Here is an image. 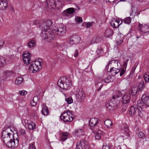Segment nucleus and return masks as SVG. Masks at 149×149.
Wrapping results in <instances>:
<instances>
[{"instance_id": "1", "label": "nucleus", "mask_w": 149, "mask_h": 149, "mask_svg": "<svg viewBox=\"0 0 149 149\" xmlns=\"http://www.w3.org/2000/svg\"><path fill=\"white\" fill-rule=\"evenodd\" d=\"M65 27L62 24L59 27L55 28L52 30L48 29L46 31H43L40 36L46 42H50L57 35L62 36L65 33Z\"/></svg>"}, {"instance_id": "2", "label": "nucleus", "mask_w": 149, "mask_h": 149, "mask_svg": "<svg viewBox=\"0 0 149 149\" xmlns=\"http://www.w3.org/2000/svg\"><path fill=\"white\" fill-rule=\"evenodd\" d=\"M59 86L62 88V86L65 89H68L70 88L71 86V81L69 79H67L65 77H62L59 79L58 82V84Z\"/></svg>"}, {"instance_id": "3", "label": "nucleus", "mask_w": 149, "mask_h": 149, "mask_svg": "<svg viewBox=\"0 0 149 149\" xmlns=\"http://www.w3.org/2000/svg\"><path fill=\"white\" fill-rule=\"evenodd\" d=\"M13 138V139H10L8 142L5 144L8 148H14L17 147L19 145V140L17 135L14 134Z\"/></svg>"}, {"instance_id": "4", "label": "nucleus", "mask_w": 149, "mask_h": 149, "mask_svg": "<svg viewBox=\"0 0 149 149\" xmlns=\"http://www.w3.org/2000/svg\"><path fill=\"white\" fill-rule=\"evenodd\" d=\"M137 103L140 107L147 108L149 107V95L148 94L143 95L141 97V100H138Z\"/></svg>"}, {"instance_id": "5", "label": "nucleus", "mask_w": 149, "mask_h": 149, "mask_svg": "<svg viewBox=\"0 0 149 149\" xmlns=\"http://www.w3.org/2000/svg\"><path fill=\"white\" fill-rule=\"evenodd\" d=\"M36 22V24L38 23L39 24L40 27L42 28V31L41 34L42 33L43 31H46L48 29H50L49 28L52 24V22L50 20H48L45 22H43V21L41 20L39 22V20H37Z\"/></svg>"}, {"instance_id": "6", "label": "nucleus", "mask_w": 149, "mask_h": 149, "mask_svg": "<svg viewBox=\"0 0 149 149\" xmlns=\"http://www.w3.org/2000/svg\"><path fill=\"white\" fill-rule=\"evenodd\" d=\"M72 115V114L70 112L65 111L61 114L60 118L64 123L71 122L73 119Z\"/></svg>"}, {"instance_id": "7", "label": "nucleus", "mask_w": 149, "mask_h": 149, "mask_svg": "<svg viewBox=\"0 0 149 149\" xmlns=\"http://www.w3.org/2000/svg\"><path fill=\"white\" fill-rule=\"evenodd\" d=\"M42 68L41 63L37 61L31 64L29 67V69L32 72L36 73L41 70Z\"/></svg>"}, {"instance_id": "8", "label": "nucleus", "mask_w": 149, "mask_h": 149, "mask_svg": "<svg viewBox=\"0 0 149 149\" xmlns=\"http://www.w3.org/2000/svg\"><path fill=\"white\" fill-rule=\"evenodd\" d=\"M75 95L78 101L82 102L84 101L85 94L82 88L77 89L75 92Z\"/></svg>"}, {"instance_id": "9", "label": "nucleus", "mask_w": 149, "mask_h": 149, "mask_svg": "<svg viewBox=\"0 0 149 149\" xmlns=\"http://www.w3.org/2000/svg\"><path fill=\"white\" fill-rule=\"evenodd\" d=\"M31 54L27 52H25L23 54V59L24 63L26 65L29 64L32 62L31 59Z\"/></svg>"}, {"instance_id": "10", "label": "nucleus", "mask_w": 149, "mask_h": 149, "mask_svg": "<svg viewBox=\"0 0 149 149\" xmlns=\"http://www.w3.org/2000/svg\"><path fill=\"white\" fill-rule=\"evenodd\" d=\"M139 27L140 31L143 34V35H145L148 34L149 32V26L147 24L144 25L139 23Z\"/></svg>"}, {"instance_id": "11", "label": "nucleus", "mask_w": 149, "mask_h": 149, "mask_svg": "<svg viewBox=\"0 0 149 149\" xmlns=\"http://www.w3.org/2000/svg\"><path fill=\"white\" fill-rule=\"evenodd\" d=\"M69 39L70 44L72 45L79 43L80 40V38L78 36L74 35L69 37Z\"/></svg>"}, {"instance_id": "12", "label": "nucleus", "mask_w": 149, "mask_h": 149, "mask_svg": "<svg viewBox=\"0 0 149 149\" xmlns=\"http://www.w3.org/2000/svg\"><path fill=\"white\" fill-rule=\"evenodd\" d=\"M118 62L117 61L112 60L109 62L108 64L106 66V68L107 69H108V67H109L110 65H111L110 66L111 68L109 72H112V71L114 70V69L115 70L116 69V68L118 66ZM107 71H109L108 70H107Z\"/></svg>"}, {"instance_id": "13", "label": "nucleus", "mask_w": 149, "mask_h": 149, "mask_svg": "<svg viewBox=\"0 0 149 149\" xmlns=\"http://www.w3.org/2000/svg\"><path fill=\"white\" fill-rule=\"evenodd\" d=\"M98 119L96 118H91L89 122V125L90 127V128L92 130L94 131L95 128L97 127Z\"/></svg>"}, {"instance_id": "14", "label": "nucleus", "mask_w": 149, "mask_h": 149, "mask_svg": "<svg viewBox=\"0 0 149 149\" xmlns=\"http://www.w3.org/2000/svg\"><path fill=\"white\" fill-rule=\"evenodd\" d=\"M131 99V95L130 93H128L123 95L122 102L123 104H127L130 102Z\"/></svg>"}, {"instance_id": "15", "label": "nucleus", "mask_w": 149, "mask_h": 149, "mask_svg": "<svg viewBox=\"0 0 149 149\" xmlns=\"http://www.w3.org/2000/svg\"><path fill=\"white\" fill-rule=\"evenodd\" d=\"M47 3L49 6L53 8L57 6V5L60 3L58 0H47Z\"/></svg>"}, {"instance_id": "16", "label": "nucleus", "mask_w": 149, "mask_h": 149, "mask_svg": "<svg viewBox=\"0 0 149 149\" xmlns=\"http://www.w3.org/2000/svg\"><path fill=\"white\" fill-rule=\"evenodd\" d=\"M137 104L133 105L131 107L129 112V114L130 116H133L136 113L137 109Z\"/></svg>"}, {"instance_id": "17", "label": "nucleus", "mask_w": 149, "mask_h": 149, "mask_svg": "<svg viewBox=\"0 0 149 149\" xmlns=\"http://www.w3.org/2000/svg\"><path fill=\"white\" fill-rule=\"evenodd\" d=\"M10 131H11V130L9 127H5L2 131L1 136H4L7 135H10L11 134L9 132Z\"/></svg>"}, {"instance_id": "18", "label": "nucleus", "mask_w": 149, "mask_h": 149, "mask_svg": "<svg viewBox=\"0 0 149 149\" xmlns=\"http://www.w3.org/2000/svg\"><path fill=\"white\" fill-rule=\"evenodd\" d=\"M137 109H138V114L140 117L143 116L144 113V110L146 108L143 107H140L138 106V103H137Z\"/></svg>"}, {"instance_id": "19", "label": "nucleus", "mask_w": 149, "mask_h": 149, "mask_svg": "<svg viewBox=\"0 0 149 149\" xmlns=\"http://www.w3.org/2000/svg\"><path fill=\"white\" fill-rule=\"evenodd\" d=\"M7 1L0 0V9L2 10H5L7 6Z\"/></svg>"}, {"instance_id": "20", "label": "nucleus", "mask_w": 149, "mask_h": 149, "mask_svg": "<svg viewBox=\"0 0 149 149\" xmlns=\"http://www.w3.org/2000/svg\"><path fill=\"white\" fill-rule=\"evenodd\" d=\"M78 142L81 143V145L82 146L83 149H88L89 148V144L87 141L83 140Z\"/></svg>"}, {"instance_id": "21", "label": "nucleus", "mask_w": 149, "mask_h": 149, "mask_svg": "<svg viewBox=\"0 0 149 149\" xmlns=\"http://www.w3.org/2000/svg\"><path fill=\"white\" fill-rule=\"evenodd\" d=\"M41 112L44 116H47L49 114L48 108L45 104H43L41 110Z\"/></svg>"}, {"instance_id": "22", "label": "nucleus", "mask_w": 149, "mask_h": 149, "mask_svg": "<svg viewBox=\"0 0 149 149\" xmlns=\"http://www.w3.org/2000/svg\"><path fill=\"white\" fill-rule=\"evenodd\" d=\"M113 34V31L108 29L106 30L104 34L105 36L107 38H110Z\"/></svg>"}, {"instance_id": "23", "label": "nucleus", "mask_w": 149, "mask_h": 149, "mask_svg": "<svg viewBox=\"0 0 149 149\" xmlns=\"http://www.w3.org/2000/svg\"><path fill=\"white\" fill-rule=\"evenodd\" d=\"M27 127L30 130H32L34 129L36 127V125L35 123L33 122H28L27 124Z\"/></svg>"}, {"instance_id": "24", "label": "nucleus", "mask_w": 149, "mask_h": 149, "mask_svg": "<svg viewBox=\"0 0 149 149\" xmlns=\"http://www.w3.org/2000/svg\"><path fill=\"white\" fill-rule=\"evenodd\" d=\"M110 23L111 26L113 28H117L119 26L118 22L116 21V20L114 18H113L111 19Z\"/></svg>"}, {"instance_id": "25", "label": "nucleus", "mask_w": 149, "mask_h": 149, "mask_svg": "<svg viewBox=\"0 0 149 149\" xmlns=\"http://www.w3.org/2000/svg\"><path fill=\"white\" fill-rule=\"evenodd\" d=\"M101 39L98 36H97L93 38V40L91 41L90 44L91 45L94 43H97L101 41Z\"/></svg>"}, {"instance_id": "26", "label": "nucleus", "mask_w": 149, "mask_h": 149, "mask_svg": "<svg viewBox=\"0 0 149 149\" xmlns=\"http://www.w3.org/2000/svg\"><path fill=\"white\" fill-rule=\"evenodd\" d=\"M122 133L125 134L127 136H130L129 130L127 126H124L123 129L122 130Z\"/></svg>"}, {"instance_id": "27", "label": "nucleus", "mask_w": 149, "mask_h": 149, "mask_svg": "<svg viewBox=\"0 0 149 149\" xmlns=\"http://www.w3.org/2000/svg\"><path fill=\"white\" fill-rule=\"evenodd\" d=\"M106 107L107 109L109 111H112L114 109V105L112 104V102H109L106 104Z\"/></svg>"}, {"instance_id": "28", "label": "nucleus", "mask_w": 149, "mask_h": 149, "mask_svg": "<svg viewBox=\"0 0 149 149\" xmlns=\"http://www.w3.org/2000/svg\"><path fill=\"white\" fill-rule=\"evenodd\" d=\"M24 81V79L23 78L20 77H18L16 79L15 83L16 85L19 86Z\"/></svg>"}, {"instance_id": "29", "label": "nucleus", "mask_w": 149, "mask_h": 149, "mask_svg": "<svg viewBox=\"0 0 149 149\" xmlns=\"http://www.w3.org/2000/svg\"><path fill=\"white\" fill-rule=\"evenodd\" d=\"M68 137V134L67 132H65L62 133V136L60 139L62 141L64 142L67 139Z\"/></svg>"}, {"instance_id": "30", "label": "nucleus", "mask_w": 149, "mask_h": 149, "mask_svg": "<svg viewBox=\"0 0 149 149\" xmlns=\"http://www.w3.org/2000/svg\"><path fill=\"white\" fill-rule=\"evenodd\" d=\"M96 134L95 136V138L97 139H99L100 138L102 134V131L100 130H98L97 131H96Z\"/></svg>"}, {"instance_id": "31", "label": "nucleus", "mask_w": 149, "mask_h": 149, "mask_svg": "<svg viewBox=\"0 0 149 149\" xmlns=\"http://www.w3.org/2000/svg\"><path fill=\"white\" fill-rule=\"evenodd\" d=\"M136 69V68L134 67L132 68V70L129 75L127 76V78L130 79L132 77L134 74V72Z\"/></svg>"}, {"instance_id": "32", "label": "nucleus", "mask_w": 149, "mask_h": 149, "mask_svg": "<svg viewBox=\"0 0 149 149\" xmlns=\"http://www.w3.org/2000/svg\"><path fill=\"white\" fill-rule=\"evenodd\" d=\"M10 135H7L6 136H1V138L5 144L10 139Z\"/></svg>"}, {"instance_id": "33", "label": "nucleus", "mask_w": 149, "mask_h": 149, "mask_svg": "<svg viewBox=\"0 0 149 149\" xmlns=\"http://www.w3.org/2000/svg\"><path fill=\"white\" fill-rule=\"evenodd\" d=\"M145 87L144 83L143 81H141L139 83V89L140 91H142Z\"/></svg>"}, {"instance_id": "34", "label": "nucleus", "mask_w": 149, "mask_h": 149, "mask_svg": "<svg viewBox=\"0 0 149 149\" xmlns=\"http://www.w3.org/2000/svg\"><path fill=\"white\" fill-rule=\"evenodd\" d=\"M6 64V61L5 58L0 56V67L3 66Z\"/></svg>"}, {"instance_id": "35", "label": "nucleus", "mask_w": 149, "mask_h": 149, "mask_svg": "<svg viewBox=\"0 0 149 149\" xmlns=\"http://www.w3.org/2000/svg\"><path fill=\"white\" fill-rule=\"evenodd\" d=\"M138 135L139 138L144 139L146 138V133L144 131L140 132L138 134Z\"/></svg>"}, {"instance_id": "36", "label": "nucleus", "mask_w": 149, "mask_h": 149, "mask_svg": "<svg viewBox=\"0 0 149 149\" xmlns=\"http://www.w3.org/2000/svg\"><path fill=\"white\" fill-rule=\"evenodd\" d=\"M104 123L106 127L108 128L111 127L112 123L110 120H107L104 122Z\"/></svg>"}, {"instance_id": "37", "label": "nucleus", "mask_w": 149, "mask_h": 149, "mask_svg": "<svg viewBox=\"0 0 149 149\" xmlns=\"http://www.w3.org/2000/svg\"><path fill=\"white\" fill-rule=\"evenodd\" d=\"M74 132L77 135L80 136L83 134V131L82 129H79L75 130Z\"/></svg>"}, {"instance_id": "38", "label": "nucleus", "mask_w": 149, "mask_h": 149, "mask_svg": "<svg viewBox=\"0 0 149 149\" xmlns=\"http://www.w3.org/2000/svg\"><path fill=\"white\" fill-rule=\"evenodd\" d=\"M138 91L137 90V89L135 88H133L132 89L129 91L128 93H130L131 95H135L137 93Z\"/></svg>"}, {"instance_id": "39", "label": "nucleus", "mask_w": 149, "mask_h": 149, "mask_svg": "<svg viewBox=\"0 0 149 149\" xmlns=\"http://www.w3.org/2000/svg\"><path fill=\"white\" fill-rule=\"evenodd\" d=\"M131 18L130 17H127L125 18L123 20V22L125 23L128 24H130L131 22Z\"/></svg>"}, {"instance_id": "40", "label": "nucleus", "mask_w": 149, "mask_h": 149, "mask_svg": "<svg viewBox=\"0 0 149 149\" xmlns=\"http://www.w3.org/2000/svg\"><path fill=\"white\" fill-rule=\"evenodd\" d=\"M35 45V42L33 40H32L29 43L28 46L29 47L31 48L34 47Z\"/></svg>"}, {"instance_id": "41", "label": "nucleus", "mask_w": 149, "mask_h": 149, "mask_svg": "<svg viewBox=\"0 0 149 149\" xmlns=\"http://www.w3.org/2000/svg\"><path fill=\"white\" fill-rule=\"evenodd\" d=\"M11 74L10 71H6L4 74L3 77H4V79H6L7 77H10Z\"/></svg>"}, {"instance_id": "42", "label": "nucleus", "mask_w": 149, "mask_h": 149, "mask_svg": "<svg viewBox=\"0 0 149 149\" xmlns=\"http://www.w3.org/2000/svg\"><path fill=\"white\" fill-rule=\"evenodd\" d=\"M68 11V13L70 14H73L75 11L74 9L73 8H70L66 9Z\"/></svg>"}, {"instance_id": "43", "label": "nucleus", "mask_w": 149, "mask_h": 149, "mask_svg": "<svg viewBox=\"0 0 149 149\" xmlns=\"http://www.w3.org/2000/svg\"><path fill=\"white\" fill-rule=\"evenodd\" d=\"M28 149H36L35 147L34 142L29 144Z\"/></svg>"}, {"instance_id": "44", "label": "nucleus", "mask_w": 149, "mask_h": 149, "mask_svg": "<svg viewBox=\"0 0 149 149\" xmlns=\"http://www.w3.org/2000/svg\"><path fill=\"white\" fill-rule=\"evenodd\" d=\"M97 54L98 55H100L102 54L103 52L102 49L100 47H99L97 48V50L96 51Z\"/></svg>"}, {"instance_id": "45", "label": "nucleus", "mask_w": 149, "mask_h": 149, "mask_svg": "<svg viewBox=\"0 0 149 149\" xmlns=\"http://www.w3.org/2000/svg\"><path fill=\"white\" fill-rule=\"evenodd\" d=\"M37 97H34L32 102H31V106H34L36 105L37 102L35 101V100L37 99Z\"/></svg>"}, {"instance_id": "46", "label": "nucleus", "mask_w": 149, "mask_h": 149, "mask_svg": "<svg viewBox=\"0 0 149 149\" xmlns=\"http://www.w3.org/2000/svg\"><path fill=\"white\" fill-rule=\"evenodd\" d=\"M120 69L119 68H116V69L115 70V69H114V70L112 71V73L113 74L114 73L115 75H116L118 72H120Z\"/></svg>"}, {"instance_id": "47", "label": "nucleus", "mask_w": 149, "mask_h": 149, "mask_svg": "<svg viewBox=\"0 0 149 149\" xmlns=\"http://www.w3.org/2000/svg\"><path fill=\"white\" fill-rule=\"evenodd\" d=\"M65 101L69 104H70L73 102V100L71 97H69L65 99Z\"/></svg>"}, {"instance_id": "48", "label": "nucleus", "mask_w": 149, "mask_h": 149, "mask_svg": "<svg viewBox=\"0 0 149 149\" xmlns=\"http://www.w3.org/2000/svg\"><path fill=\"white\" fill-rule=\"evenodd\" d=\"M123 42V40L122 39H118L116 40V43L117 45H119Z\"/></svg>"}, {"instance_id": "49", "label": "nucleus", "mask_w": 149, "mask_h": 149, "mask_svg": "<svg viewBox=\"0 0 149 149\" xmlns=\"http://www.w3.org/2000/svg\"><path fill=\"white\" fill-rule=\"evenodd\" d=\"M144 79L146 83H148L149 81V77L148 76L147 74H145L144 75Z\"/></svg>"}, {"instance_id": "50", "label": "nucleus", "mask_w": 149, "mask_h": 149, "mask_svg": "<svg viewBox=\"0 0 149 149\" xmlns=\"http://www.w3.org/2000/svg\"><path fill=\"white\" fill-rule=\"evenodd\" d=\"M27 93V92L24 90L20 91L19 92V94L22 96H24Z\"/></svg>"}, {"instance_id": "51", "label": "nucleus", "mask_w": 149, "mask_h": 149, "mask_svg": "<svg viewBox=\"0 0 149 149\" xmlns=\"http://www.w3.org/2000/svg\"><path fill=\"white\" fill-rule=\"evenodd\" d=\"M75 149H83L82 146L81 145V143L78 142L77 143Z\"/></svg>"}, {"instance_id": "52", "label": "nucleus", "mask_w": 149, "mask_h": 149, "mask_svg": "<svg viewBox=\"0 0 149 149\" xmlns=\"http://www.w3.org/2000/svg\"><path fill=\"white\" fill-rule=\"evenodd\" d=\"M111 77L108 76L106 79L104 80V81L106 83H108L111 82Z\"/></svg>"}, {"instance_id": "53", "label": "nucleus", "mask_w": 149, "mask_h": 149, "mask_svg": "<svg viewBox=\"0 0 149 149\" xmlns=\"http://www.w3.org/2000/svg\"><path fill=\"white\" fill-rule=\"evenodd\" d=\"M126 69H125L124 68H122L120 69V76H122L124 74L126 71Z\"/></svg>"}, {"instance_id": "54", "label": "nucleus", "mask_w": 149, "mask_h": 149, "mask_svg": "<svg viewBox=\"0 0 149 149\" xmlns=\"http://www.w3.org/2000/svg\"><path fill=\"white\" fill-rule=\"evenodd\" d=\"M129 61V59H126V61H124L123 62V68H125V69H126L127 66V64L128 62Z\"/></svg>"}, {"instance_id": "55", "label": "nucleus", "mask_w": 149, "mask_h": 149, "mask_svg": "<svg viewBox=\"0 0 149 149\" xmlns=\"http://www.w3.org/2000/svg\"><path fill=\"white\" fill-rule=\"evenodd\" d=\"M102 149H109V145L106 143L103 144Z\"/></svg>"}, {"instance_id": "56", "label": "nucleus", "mask_w": 149, "mask_h": 149, "mask_svg": "<svg viewBox=\"0 0 149 149\" xmlns=\"http://www.w3.org/2000/svg\"><path fill=\"white\" fill-rule=\"evenodd\" d=\"M20 133L22 135H24L26 134V132L23 129H21L19 131Z\"/></svg>"}, {"instance_id": "57", "label": "nucleus", "mask_w": 149, "mask_h": 149, "mask_svg": "<svg viewBox=\"0 0 149 149\" xmlns=\"http://www.w3.org/2000/svg\"><path fill=\"white\" fill-rule=\"evenodd\" d=\"M76 22L77 23H81L82 22V19L81 17H79L77 18V19H75Z\"/></svg>"}, {"instance_id": "58", "label": "nucleus", "mask_w": 149, "mask_h": 149, "mask_svg": "<svg viewBox=\"0 0 149 149\" xmlns=\"http://www.w3.org/2000/svg\"><path fill=\"white\" fill-rule=\"evenodd\" d=\"M62 15L65 16H68L69 13H68L67 10H64L62 13Z\"/></svg>"}, {"instance_id": "59", "label": "nucleus", "mask_w": 149, "mask_h": 149, "mask_svg": "<svg viewBox=\"0 0 149 149\" xmlns=\"http://www.w3.org/2000/svg\"><path fill=\"white\" fill-rule=\"evenodd\" d=\"M78 55L79 52L77 49H76L75 51L74 55L75 57H77L78 56Z\"/></svg>"}, {"instance_id": "60", "label": "nucleus", "mask_w": 149, "mask_h": 149, "mask_svg": "<svg viewBox=\"0 0 149 149\" xmlns=\"http://www.w3.org/2000/svg\"><path fill=\"white\" fill-rule=\"evenodd\" d=\"M94 22H89L87 23L86 24V26L87 28H89L90 26H92L93 24V23H94Z\"/></svg>"}, {"instance_id": "61", "label": "nucleus", "mask_w": 149, "mask_h": 149, "mask_svg": "<svg viewBox=\"0 0 149 149\" xmlns=\"http://www.w3.org/2000/svg\"><path fill=\"white\" fill-rule=\"evenodd\" d=\"M4 44V42L2 40H0V47L3 46Z\"/></svg>"}, {"instance_id": "62", "label": "nucleus", "mask_w": 149, "mask_h": 149, "mask_svg": "<svg viewBox=\"0 0 149 149\" xmlns=\"http://www.w3.org/2000/svg\"><path fill=\"white\" fill-rule=\"evenodd\" d=\"M116 22H117L118 23V25H119H119H120L123 22V21H121V23H120V24H119L120 23V21L118 20H116Z\"/></svg>"}, {"instance_id": "63", "label": "nucleus", "mask_w": 149, "mask_h": 149, "mask_svg": "<svg viewBox=\"0 0 149 149\" xmlns=\"http://www.w3.org/2000/svg\"><path fill=\"white\" fill-rule=\"evenodd\" d=\"M91 3H94L96 0H88Z\"/></svg>"}, {"instance_id": "64", "label": "nucleus", "mask_w": 149, "mask_h": 149, "mask_svg": "<svg viewBox=\"0 0 149 149\" xmlns=\"http://www.w3.org/2000/svg\"><path fill=\"white\" fill-rule=\"evenodd\" d=\"M102 86H103V85H101V86H100V88L98 89V91H100L101 90V89L102 88Z\"/></svg>"}]
</instances>
